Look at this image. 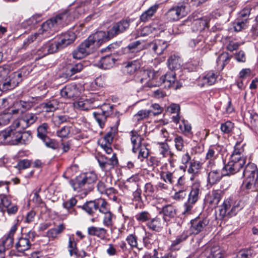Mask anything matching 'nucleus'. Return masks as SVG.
I'll return each instance as SVG.
<instances>
[{"label": "nucleus", "mask_w": 258, "mask_h": 258, "mask_svg": "<svg viewBox=\"0 0 258 258\" xmlns=\"http://www.w3.org/2000/svg\"><path fill=\"white\" fill-rule=\"evenodd\" d=\"M145 74L147 75L149 78H152V82L148 85L150 87L163 84L165 88L173 87L175 89H177L181 86L176 81L175 73L173 71H170L160 77H158V73L153 71H147L145 72Z\"/></svg>", "instance_id": "obj_1"}, {"label": "nucleus", "mask_w": 258, "mask_h": 258, "mask_svg": "<svg viewBox=\"0 0 258 258\" xmlns=\"http://www.w3.org/2000/svg\"><path fill=\"white\" fill-rule=\"evenodd\" d=\"M67 14H62L57 15L56 17L50 19L43 23L41 28L38 30L40 38L48 37L51 34L57 30L58 27L64 25L63 20L67 18Z\"/></svg>", "instance_id": "obj_2"}, {"label": "nucleus", "mask_w": 258, "mask_h": 258, "mask_svg": "<svg viewBox=\"0 0 258 258\" xmlns=\"http://www.w3.org/2000/svg\"><path fill=\"white\" fill-rule=\"evenodd\" d=\"M243 174L245 177L244 187L247 190L255 191L258 189V169L253 163H248L244 169Z\"/></svg>", "instance_id": "obj_3"}, {"label": "nucleus", "mask_w": 258, "mask_h": 258, "mask_svg": "<svg viewBox=\"0 0 258 258\" xmlns=\"http://www.w3.org/2000/svg\"><path fill=\"white\" fill-rule=\"evenodd\" d=\"M97 179V175L94 172L86 173L82 177H77L75 180H72L71 184L75 191L91 190L93 185Z\"/></svg>", "instance_id": "obj_4"}, {"label": "nucleus", "mask_w": 258, "mask_h": 258, "mask_svg": "<svg viewBox=\"0 0 258 258\" xmlns=\"http://www.w3.org/2000/svg\"><path fill=\"white\" fill-rule=\"evenodd\" d=\"M8 71L2 69L0 71V90L6 91L12 89L19 84L20 74L13 73L8 76Z\"/></svg>", "instance_id": "obj_5"}, {"label": "nucleus", "mask_w": 258, "mask_h": 258, "mask_svg": "<svg viewBox=\"0 0 258 258\" xmlns=\"http://www.w3.org/2000/svg\"><path fill=\"white\" fill-rule=\"evenodd\" d=\"M117 132V128L116 127H111L110 130L103 138L98 140L99 145L108 154H110L112 152L111 144Z\"/></svg>", "instance_id": "obj_6"}, {"label": "nucleus", "mask_w": 258, "mask_h": 258, "mask_svg": "<svg viewBox=\"0 0 258 258\" xmlns=\"http://www.w3.org/2000/svg\"><path fill=\"white\" fill-rule=\"evenodd\" d=\"M99 97L97 95H94L92 97L86 98L85 99L81 98L78 101L74 103V106L75 108L81 110H89L95 108L99 104L96 103L99 100Z\"/></svg>", "instance_id": "obj_7"}, {"label": "nucleus", "mask_w": 258, "mask_h": 258, "mask_svg": "<svg viewBox=\"0 0 258 258\" xmlns=\"http://www.w3.org/2000/svg\"><path fill=\"white\" fill-rule=\"evenodd\" d=\"M24 131L21 128L20 126L14 125V122L13 124L7 130L8 133V142L12 145H17L21 143L22 138V132Z\"/></svg>", "instance_id": "obj_8"}, {"label": "nucleus", "mask_w": 258, "mask_h": 258, "mask_svg": "<svg viewBox=\"0 0 258 258\" xmlns=\"http://www.w3.org/2000/svg\"><path fill=\"white\" fill-rule=\"evenodd\" d=\"M245 164V162L243 161L242 159L237 160L230 158L229 162L223 168V175H229L237 173L243 167Z\"/></svg>", "instance_id": "obj_9"}, {"label": "nucleus", "mask_w": 258, "mask_h": 258, "mask_svg": "<svg viewBox=\"0 0 258 258\" xmlns=\"http://www.w3.org/2000/svg\"><path fill=\"white\" fill-rule=\"evenodd\" d=\"M112 106L108 104H104L101 107V110L93 113L96 121L101 127H103L107 117L111 113Z\"/></svg>", "instance_id": "obj_10"}, {"label": "nucleus", "mask_w": 258, "mask_h": 258, "mask_svg": "<svg viewBox=\"0 0 258 258\" xmlns=\"http://www.w3.org/2000/svg\"><path fill=\"white\" fill-rule=\"evenodd\" d=\"M93 47V45L88 38L82 42L77 49L73 51V57L78 59L83 58L90 53Z\"/></svg>", "instance_id": "obj_11"}, {"label": "nucleus", "mask_w": 258, "mask_h": 258, "mask_svg": "<svg viewBox=\"0 0 258 258\" xmlns=\"http://www.w3.org/2000/svg\"><path fill=\"white\" fill-rule=\"evenodd\" d=\"M209 223L207 218H196L190 221V231L193 234H198L202 232Z\"/></svg>", "instance_id": "obj_12"}, {"label": "nucleus", "mask_w": 258, "mask_h": 258, "mask_svg": "<svg viewBox=\"0 0 258 258\" xmlns=\"http://www.w3.org/2000/svg\"><path fill=\"white\" fill-rule=\"evenodd\" d=\"M207 171H209L208 176V182L211 185L218 182L223 175L220 170L217 169L214 163L211 162L207 165Z\"/></svg>", "instance_id": "obj_13"}, {"label": "nucleus", "mask_w": 258, "mask_h": 258, "mask_svg": "<svg viewBox=\"0 0 258 258\" xmlns=\"http://www.w3.org/2000/svg\"><path fill=\"white\" fill-rule=\"evenodd\" d=\"M187 13L185 6L183 5L173 7L166 14V19L169 21H177L185 16Z\"/></svg>", "instance_id": "obj_14"}, {"label": "nucleus", "mask_w": 258, "mask_h": 258, "mask_svg": "<svg viewBox=\"0 0 258 258\" xmlns=\"http://www.w3.org/2000/svg\"><path fill=\"white\" fill-rule=\"evenodd\" d=\"M98 161L101 168L105 171L113 168L118 163L115 153H113L110 158L103 156H100L98 158Z\"/></svg>", "instance_id": "obj_15"}, {"label": "nucleus", "mask_w": 258, "mask_h": 258, "mask_svg": "<svg viewBox=\"0 0 258 258\" xmlns=\"http://www.w3.org/2000/svg\"><path fill=\"white\" fill-rule=\"evenodd\" d=\"M2 201L0 203V212L6 211L9 215L15 214L18 210V207L15 204L12 203L5 195H2Z\"/></svg>", "instance_id": "obj_16"}, {"label": "nucleus", "mask_w": 258, "mask_h": 258, "mask_svg": "<svg viewBox=\"0 0 258 258\" xmlns=\"http://www.w3.org/2000/svg\"><path fill=\"white\" fill-rule=\"evenodd\" d=\"M37 116L32 113L26 114L22 118L17 119L14 121V125L20 126L24 130L35 122Z\"/></svg>", "instance_id": "obj_17"}, {"label": "nucleus", "mask_w": 258, "mask_h": 258, "mask_svg": "<svg viewBox=\"0 0 258 258\" xmlns=\"http://www.w3.org/2000/svg\"><path fill=\"white\" fill-rule=\"evenodd\" d=\"M130 26V21L127 20H122L115 24L109 30V37H114L117 35L125 31Z\"/></svg>", "instance_id": "obj_18"}, {"label": "nucleus", "mask_w": 258, "mask_h": 258, "mask_svg": "<svg viewBox=\"0 0 258 258\" xmlns=\"http://www.w3.org/2000/svg\"><path fill=\"white\" fill-rule=\"evenodd\" d=\"M112 38L109 37V31L107 34L104 31H101L90 35L88 38L93 45H96L98 46L104 42L108 41Z\"/></svg>", "instance_id": "obj_19"}, {"label": "nucleus", "mask_w": 258, "mask_h": 258, "mask_svg": "<svg viewBox=\"0 0 258 258\" xmlns=\"http://www.w3.org/2000/svg\"><path fill=\"white\" fill-rule=\"evenodd\" d=\"M202 187L199 181H196L192 183L191 190L188 195V200L191 203H196L202 194Z\"/></svg>", "instance_id": "obj_20"}, {"label": "nucleus", "mask_w": 258, "mask_h": 258, "mask_svg": "<svg viewBox=\"0 0 258 258\" xmlns=\"http://www.w3.org/2000/svg\"><path fill=\"white\" fill-rule=\"evenodd\" d=\"M165 225V220L158 216L151 219L147 223L149 229L156 232H160Z\"/></svg>", "instance_id": "obj_21"}, {"label": "nucleus", "mask_w": 258, "mask_h": 258, "mask_svg": "<svg viewBox=\"0 0 258 258\" xmlns=\"http://www.w3.org/2000/svg\"><path fill=\"white\" fill-rule=\"evenodd\" d=\"M80 94V91L76 85H69L60 91L61 97L64 98H72L77 97Z\"/></svg>", "instance_id": "obj_22"}, {"label": "nucleus", "mask_w": 258, "mask_h": 258, "mask_svg": "<svg viewBox=\"0 0 258 258\" xmlns=\"http://www.w3.org/2000/svg\"><path fill=\"white\" fill-rule=\"evenodd\" d=\"M217 75L213 72H209L205 76L200 77L198 85L201 87L214 84L217 80Z\"/></svg>", "instance_id": "obj_23"}, {"label": "nucleus", "mask_w": 258, "mask_h": 258, "mask_svg": "<svg viewBox=\"0 0 258 258\" xmlns=\"http://www.w3.org/2000/svg\"><path fill=\"white\" fill-rule=\"evenodd\" d=\"M150 46L156 53L161 54L167 48L168 43L165 40L156 39L150 43Z\"/></svg>", "instance_id": "obj_24"}, {"label": "nucleus", "mask_w": 258, "mask_h": 258, "mask_svg": "<svg viewBox=\"0 0 258 258\" xmlns=\"http://www.w3.org/2000/svg\"><path fill=\"white\" fill-rule=\"evenodd\" d=\"M87 231L89 235L96 236L102 240L106 238L107 235V230L102 227L90 226L88 228Z\"/></svg>", "instance_id": "obj_25"}, {"label": "nucleus", "mask_w": 258, "mask_h": 258, "mask_svg": "<svg viewBox=\"0 0 258 258\" xmlns=\"http://www.w3.org/2000/svg\"><path fill=\"white\" fill-rule=\"evenodd\" d=\"M76 39V35L73 32H69L63 34L60 37L58 41V45L60 46V48H64L68 45L72 43Z\"/></svg>", "instance_id": "obj_26"}, {"label": "nucleus", "mask_w": 258, "mask_h": 258, "mask_svg": "<svg viewBox=\"0 0 258 258\" xmlns=\"http://www.w3.org/2000/svg\"><path fill=\"white\" fill-rule=\"evenodd\" d=\"M244 151L243 145H241L239 142L236 143L230 158L237 160L242 159L243 161L246 162V158L244 155Z\"/></svg>", "instance_id": "obj_27"}, {"label": "nucleus", "mask_w": 258, "mask_h": 258, "mask_svg": "<svg viewBox=\"0 0 258 258\" xmlns=\"http://www.w3.org/2000/svg\"><path fill=\"white\" fill-rule=\"evenodd\" d=\"M221 199V192L219 190H213L208 195L206 200L211 206L216 207Z\"/></svg>", "instance_id": "obj_28"}, {"label": "nucleus", "mask_w": 258, "mask_h": 258, "mask_svg": "<svg viewBox=\"0 0 258 258\" xmlns=\"http://www.w3.org/2000/svg\"><path fill=\"white\" fill-rule=\"evenodd\" d=\"M131 134V143L133 145V151L136 153L142 147V142L143 138L137 132L132 131Z\"/></svg>", "instance_id": "obj_29"}, {"label": "nucleus", "mask_w": 258, "mask_h": 258, "mask_svg": "<svg viewBox=\"0 0 258 258\" xmlns=\"http://www.w3.org/2000/svg\"><path fill=\"white\" fill-rule=\"evenodd\" d=\"M115 63V59L111 56L107 55L102 57L96 66L103 69H109Z\"/></svg>", "instance_id": "obj_30"}, {"label": "nucleus", "mask_w": 258, "mask_h": 258, "mask_svg": "<svg viewBox=\"0 0 258 258\" xmlns=\"http://www.w3.org/2000/svg\"><path fill=\"white\" fill-rule=\"evenodd\" d=\"M59 101L55 98H52L42 104V107L47 112H53L58 108Z\"/></svg>", "instance_id": "obj_31"}, {"label": "nucleus", "mask_w": 258, "mask_h": 258, "mask_svg": "<svg viewBox=\"0 0 258 258\" xmlns=\"http://www.w3.org/2000/svg\"><path fill=\"white\" fill-rule=\"evenodd\" d=\"M159 8V5L155 4L150 7L147 11L144 12L140 16V20L146 22L149 21L156 13Z\"/></svg>", "instance_id": "obj_32"}, {"label": "nucleus", "mask_w": 258, "mask_h": 258, "mask_svg": "<svg viewBox=\"0 0 258 258\" xmlns=\"http://www.w3.org/2000/svg\"><path fill=\"white\" fill-rule=\"evenodd\" d=\"M207 258H222V250L219 245H214L208 248L207 250Z\"/></svg>", "instance_id": "obj_33"}, {"label": "nucleus", "mask_w": 258, "mask_h": 258, "mask_svg": "<svg viewBox=\"0 0 258 258\" xmlns=\"http://www.w3.org/2000/svg\"><path fill=\"white\" fill-rule=\"evenodd\" d=\"M102 214L103 224L105 227L111 228L113 225V221L115 219V216L110 211Z\"/></svg>", "instance_id": "obj_34"}, {"label": "nucleus", "mask_w": 258, "mask_h": 258, "mask_svg": "<svg viewBox=\"0 0 258 258\" xmlns=\"http://www.w3.org/2000/svg\"><path fill=\"white\" fill-rule=\"evenodd\" d=\"M219 146L217 145H212L210 147L206 154V159L209 160V163L210 162L214 163L213 160L218 155L219 152Z\"/></svg>", "instance_id": "obj_35"}, {"label": "nucleus", "mask_w": 258, "mask_h": 258, "mask_svg": "<svg viewBox=\"0 0 258 258\" xmlns=\"http://www.w3.org/2000/svg\"><path fill=\"white\" fill-rule=\"evenodd\" d=\"M140 62L138 60H134L127 63L124 71L129 74H133L140 68Z\"/></svg>", "instance_id": "obj_36"}, {"label": "nucleus", "mask_w": 258, "mask_h": 258, "mask_svg": "<svg viewBox=\"0 0 258 258\" xmlns=\"http://www.w3.org/2000/svg\"><path fill=\"white\" fill-rule=\"evenodd\" d=\"M161 178L165 182L173 184L177 177L175 175L174 172L162 171L160 173Z\"/></svg>", "instance_id": "obj_37"}, {"label": "nucleus", "mask_w": 258, "mask_h": 258, "mask_svg": "<svg viewBox=\"0 0 258 258\" xmlns=\"http://www.w3.org/2000/svg\"><path fill=\"white\" fill-rule=\"evenodd\" d=\"M65 229V226L63 224L58 225L57 227L49 229L47 232V236L52 239H54L57 237Z\"/></svg>", "instance_id": "obj_38"}, {"label": "nucleus", "mask_w": 258, "mask_h": 258, "mask_svg": "<svg viewBox=\"0 0 258 258\" xmlns=\"http://www.w3.org/2000/svg\"><path fill=\"white\" fill-rule=\"evenodd\" d=\"M16 246L19 251H24L30 248V241L27 238H20L17 242Z\"/></svg>", "instance_id": "obj_39"}, {"label": "nucleus", "mask_w": 258, "mask_h": 258, "mask_svg": "<svg viewBox=\"0 0 258 258\" xmlns=\"http://www.w3.org/2000/svg\"><path fill=\"white\" fill-rule=\"evenodd\" d=\"M77 202V200L74 198H72L68 201L64 202L63 203V206L68 211L70 214L76 215L77 212L74 208V207L76 205Z\"/></svg>", "instance_id": "obj_40"}, {"label": "nucleus", "mask_w": 258, "mask_h": 258, "mask_svg": "<svg viewBox=\"0 0 258 258\" xmlns=\"http://www.w3.org/2000/svg\"><path fill=\"white\" fill-rule=\"evenodd\" d=\"M158 145L159 153L163 157L173 155V152L170 150V147L166 143H158Z\"/></svg>", "instance_id": "obj_41"}, {"label": "nucleus", "mask_w": 258, "mask_h": 258, "mask_svg": "<svg viewBox=\"0 0 258 258\" xmlns=\"http://www.w3.org/2000/svg\"><path fill=\"white\" fill-rule=\"evenodd\" d=\"M82 208L90 215H92L97 210L96 201H90L84 204Z\"/></svg>", "instance_id": "obj_42"}, {"label": "nucleus", "mask_w": 258, "mask_h": 258, "mask_svg": "<svg viewBox=\"0 0 258 258\" xmlns=\"http://www.w3.org/2000/svg\"><path fill=\"white\" fill-rule=\"evenodd\" d=\"M97 210L98 209L99 212L101 214L110 211L109 204L104 199H100L96 200Z\"/></svg>", "instance_id": "obj_43"}, {"label": "nucleus", "mask_w": 258, "mask_h": 258, "mask_svg": "<svg viewBox=\"0 0 258 258\" xmlns=\"http://www.w3.org/2000/svg\"><path fill=\"white\" fill-rule=\"evenodd\" d=\"M233 205V201L230 199L225 200L220 210V214L222 217L226 216Z\"/></svg>", "instance_id": "obj_44"}, {"label": "nucleus", "mask_w": 258, "mask_h": 258, "mask_svg": "<svg viewBox=\"0 0 258 258\" xmlns=\"http://www.w3.org/2000/svg\"><path fill=\"white\" fill-rule=\"evenodd\" d=\"M68 249L71 256L73 255H77V243L73 235L69 236Z\"/></svg>", "instance_id": "obj_45"}, {"label": "nucleus", "mask_w": 258, "mask_h": 258, "mask_svg": "<svg viewBox=\"0 0 258 258\" xmlns=\"http://www.w3.org/2000/svg\"><path fill=\"white\" fill-rule=\"evenodd\" d=\"M255 254L254 250L250 247L240 250L234 258H249Z\"/></svg>", "instance_id": "obj_46"}, {"label": "nucleus", "mask_w": 258, "mask_h": 258, "mask_svg": "<svg viewBox=\"0 0 258 258\" xmlns=\"http://www.w3.org/2000/svg\"><path fill=\"white\" fill-rule=\"evenodd\" d=\"M126 240L132 248H136L139 250L142 249V247L138 246V238L134 234H129L126 238Z\"/></svg>", "instance_id": "obj_47"}, {"label": "nucleus", "mask_w": 258, "mask_h": 258, "mask_svg": "<svg viewBox=\"0 0 258 258\" xmlns=\"http://www.w3.org/2000/svg\"><path fill=\"white\" fill-rule=\"evenodd\" d=\"M179 128L181 132L185 135H192L191 126L187 120L183 119L179 125Z\"/></svg>", "instance_id": "obj_48"}, {"label": "nucleus", "mask_w": 258, "mask_h": 258, "mask_svg": "<svg viewBox=\"0 0 258 258\" xmlns=\"http://www.w3.org/2000/svg\"><path fill=\"white\" fill-rule=\"evenodd\" d=\"M151 111L148 110H141L134 115V119L140 121L147 118L151 114Z\"/></svg>", "instance_id": "obj_49"}, {"label": "nucleus", "mask_w": 258, "mask_h": 258, "mask_svg": "<svg viewBox=\"0 0 258 258\" xmlns=\"http://www.w3.org/2000/svg\"><path fill=\"white\" fill-rule=\"evenodd\" d=\"M48 125L46 123H43L38 127L37 135L42 140L47 137V130Z\"/></svg>", "instance_id": "obj_50"}, {"label": "nucleus", "mask_w": 258, "mask_h": 258, "mask_svg": "<svg viewBox=\"0 0 258 258\" xmlns=\"http://www.w3.org/2000/svg\"><path fill=\"white\" fill-rule=\"evenodd\" d=\"M162 212L165 216L170 218L173 217L176 214L174 207L170 205H167L163 208Z\"/></svg>", "instance_id": "obj_51"}, {"label": "nucleus", "mask_w": 258, "mask_h": 258, "mask_svg": "<svg viewBox=\"0 0 258 258\" xmlns=\"http://www.w3.org/2000/svg\"><path fill=\"white\" fill-rule=\"evenodd\" d=\"M201 166L202 165L200 162L194 161L190 163V165L188 169V172L193 174H198L200 172Z\"/></svg>", "instance_id": "obj_52"}, {"label": "nucleus", "mask_w": 258, "mask_h": 258, "mask_svg": "<svg viewBox=\"0 0 258 258\" xmlns=\"http://www.w3.org/2000/svg\"><path fill=\"white\" fill-rule=\"evenodd\" d=\"M45 145L53 150L57 149L59 147L58 143L54 140L51 139L48 137L42 139Z\"/></svg>", "instance_id": "obj_53"}, {"label": "nucleus", "mask_w": 258, "mask_h": 258, "mask_svg": "<svg viewBox=\"0 0 258 258\" xmlns=\"http://www.w3.org/2000/svg\"><path fill=\"white\" fill-rule=\"evenodd\" d=\"M127 48L130 52L136 53L140 51L142 49V47L141 46V42L137 41L129 44Z\"/></svg>", "instance_id": "obj_54"}, {"label": "nucleus", "mask_w": 258, "mask_h": 258, "mask_svg": "<svg viewBox=\"0 0 258 258\" xmlns=\"http://www.w3.org/2000/svg\"><path fill=\"white\" fill-rule=\"evenodd\" d=\"M83 69V64L81 63H78L68 68L67 74L70 76L73 75L77 73L80 72Z\"/></svg>", "instance_id": "obj_55"}, {"label": "nucleus", "mask_w": 258, "mask_h": 258, "mask_svg": "<svg viewBox=\"0 0 258 258\" xmlns=\"http://www.w3.org/2000/svg\"><path fill=\"white\" fill-rule=\"evenodd\" d=\"M135 218L139 222H145L150 220V214L147 211H142L137 214Z\"/></svg>", "instance_id": "obj_56"}, {"label": "nucleus", "mask_w": 258, "mask_h": 258, "mask_svg": "<svg viewBox=\"0 0 258 258\" xmlns=\"http://www.w3.org/2000/svg\"><path fill=\"white\" fill-rule=\"evenodd\" d=\"M1 244L6 248L7 250H9L13 246L14 238L7 235L3 239Z\"/></svg>", "instance_id": "obj_57"}, {"label": "nucleus", "mask_w": 258, "mask_h": 258, "mask_svg": "<svg viewBox=\"0 0 258 258\" xmlns=\"http://www.w3.org/2000/svg\"><path fill=\"white\" fill-rule=\"evenodd\" d=\"M193 24L197 27L196 30L197 31H202L204 30L207 27L208 25L207 21L205 19L202 18L195 20Z\"/></svg>", "instance_id": "obj_58"}, {"label": "nucleus", "mask_w": 258, "mask_h": 258, "mask_svg": "<svg viewBox=\"0 0 258 258\" xmlns=\"http://www.w3.org/2000/svg\"><path fill=\"white\" fill-rule=\"evenodd\" d=\"M234 127V124L229 121H226L221 125V130L225 134L230 133Z\"/></svg>", "instance_id": "obj_59"}, {"label": "nucleus", "mask_w": 258, "mask_h": 258, "mask_svg": "<svg viewBox=\"0 0 258 258\" xmlns=\"http://www.w3.org/2000/svg\"><path fill=\"white\" fill-rule=\"evenodd\" d=\"M178 61V57L176 56L173 55L170 56L168 60V64L169 69H174L175 68H177L179 66Z\"/></svg>", "instance_id": "obj_60"}, {"label": "nucleus", "mask_w": 258, "mask_h": 258, "mask_svg": "<svg viewBox=\"0 0 258 258\" xmlns=\"http://www.w3.org/2000/svg\"><path fill=\"white\" fill-rule=\"evenodd\" d=\"M71 132V127L70 126H64L57 131L58 137L63 138L68 137Z\"/></svg>", "instance_id": "obj_61"}, {"label": "nucleus", "mask_w": 258, "mask_h": 258, "mask_svg": "<svg viewBox=\"0 0 258 258\" xmlns=\"http://www.w3.org/2000/svg\"><path fill=\"white\" fill-rule=\"evenodd\" d=\"M247 26V21L246 20H245V21L239 20L234 24V29L235 31L239 32L242 29L245 28Z\"/></svg>", "instance_id": "obj_62"}, {"label": "nucleus", "mask_w": 258, "mask_h": 258, "mask_svg": "<svg viewBox=\"0 0 258 258\" xmlns=\"http://www.w3.org/2000/svg\"><path fill=\"white\" fill-rule=\"evenodd\" d=\"M175 147L177 150L182 151L184 147L183 138L179 136H177L174 139Z\"/></svg>", "instance_id": "obj_63"}, {"label": "nucleus", "mask_w": 258, "mask_h": 258, "mask_svg": "<svg viewBox=\"0 0 258 258\" xmlns=\"http://www.w3.org/2000/svg\"><path fill=\"white\" fill-rule=\"evenodd\" d=\"M249 121L251 125L254 127L258 129V114L255 113H249Z\"/></svg>", "instance_id": "obj_64"}]
</instances>
